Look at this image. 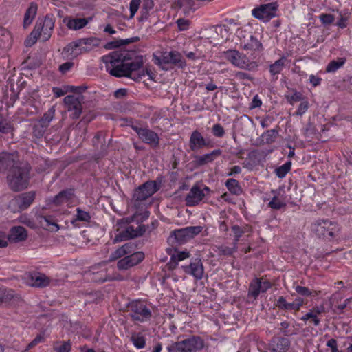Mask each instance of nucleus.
I'll list each match as a JSON object with an SVG mask.
<instances>
[{"label": "nucleus", "instance_id": "nucleus-1", "mask_svg": "<svg viewBox=\"0 0 352 352\" xmlns=\"http://www.w3.org/2000/svg\"><path fill=\"white\" fill-rule=\"evenodd\" d=\"M102 60L106 64L107 71L116 77L124 76L138 81L146 76L152 80L155 76L148 67H144V56L133 52H112L103 56Z\"/></svg>", "mask_w": 352, "mask_h": 352}, {"label": "nucleus", "instance_id": "nucleus-2", "mask_svg": "<svg viewBox=\"0 0 352 352\" xmlns=\"http://www.w3.org/2000/svg\"><path fill=\"white\" fill-rule=\"evenodd\" d=\"M6 167H10L7 179L10 188L14 191H19L28 187L29 181L30 168L27 165L21 166L15 162L12 155V162H6Z\"/></svg>", "mask_w": 352, "mask_h": 352}, {"label": "nucleus", "instance_id": "nucleus-3", "mask_svg": "<svg viewBox=\"0 0 352 352\" xmlns=\"http://www.w3.org/2000/svg\"><path fill=\"white\" fill-rule=\"evenodd\" d=\"M311 230L319 238L331 240L338 234L340 228L336 222L328 219H318L311 224Z\"/></svg>", "mask_w": 352, "mask_h": 352}, {"label": "nucleus", "instance_id": "nucleus-4", "mask_svg": "<svg viewBox=\"0 0 352 352\" xmlns=\"http://www.w3.org/2000/svg\"><path fill=\"white\" fill-rule=\"evenodd\" d=\"M155 64L160 66L163 69H168V65H173L178 68L183 69L186 66V60L182 54L177 51L164 52L160 55H153Z\"/></svg>", "mask_w": 352, "mask_h": 352}, {"label": "nucleus", "instance_id": "nucleus-5", "mask_svg": "<svg viewBox=\"0 0 352 352\" xmlns=\"http://www.w3.org/2000/svg\"><path fill=\"white\" fill-rule=\"evenodd\" d=\"M225 58L233 65L248 71L256 70L258 65L255 61H251L249 58L235 50H229L224 52Z\"/></svg>", "mask_w": 352, "mask_h": 352}, {"label": "nucleus", "instance_id": "nucleus-6", "mask_svg": "<svg viewBox=\"0 0 352 352\" xmlns=\"http://www.w3.org/2000/svg\"><path fill=\"white\" fill-rule=\"evenodd\" d=\"M128 308L129 314L133 321L144 322L151 318V310L144 301L133 300L129 303Z\"/></svg>", "mask_w": 352, "mask_h": 352}, {"label": "nucleus", "instance_id": "nucleus-7", "mask_svg": "<svg viewBox=\"0 0 352 352\" xmlns=\"http://www.w3.org/2000/svg\"><path fill=\"white\" fill-rule=\"evenodd\" d=\"M54 28V19L47 15L44 19H38L32 30V36H39L43 41L50 39Z\"/></svg>", "mask_w": 352, "mask_h": 352}, {"label": "nucleus", "instance_id": "nucleus-8", "mask_svg": "<svg viewBox=\"0 0 352 352\" xmlns=\"http://www.w3.org/2000/svg\"><path fill=\"white\" fill-rule=\"evenodd\" d=\"M173 347L177 352H193L201 350L204 347V341L199 336H192L174 343Z\"/></svg>", "mask_w": 352, "mask_h": 352}, {"label": "nucleus", "instance_id": "nucleus-9", "mask_svg": "<svg viewBox=\"0 0 352 352\" xmlns=\"http://www.w3.org/2000/svg\"><path fill=\"white\" fill-rule=\"evenodd\" d=\"M210 191V189L206 186L199 184L193 185L185 197L186 205L189 207L199 205Z\"/></svg>", "mask_w": 352, "mask_h": 352}, {"label": "nucleus", "instance_id": "nucleus-10", "mask_svg": "<svg viewBox=\"0 0 352 352\" xmlns=\"http://www.w3.org/2000/svg\"><path fill=\"white\" fill-rule=\"evenodd\" d=\"M278 9V3L272 2L256 7L252 10V14L256 19L267 22L276 16Z\"/></svg>", "mask_w": 352, "mask_h": 352}, {"label": "nucleus", "instance_id": "nucleus-11", "mask_svg": "<svg viewBox=\"0 0 352 352\" xmlns=\"http://www.w3.org/2000/svg\"><path fill=\"white\" fill-rule=\"evenodd\" d=\"M35 199V192L33 191L22 193L13 198L9 204V208L14 212L27 209Z\"/></svg>", "mask_w": 352, "mask_h": 352}, {"label": "nucleus", "instance_id": "nucleus-12", "mask_svg": "<svg viewBox=\"0 0 352 352\" xmlns=\"http://www.w3.org/2000/svg\"><path fill=\"white\" fill-rule=\"evenodd\" d=\"M131 128L136 132L138 138L145 144L153 147H157L160 144V138L157 133L148 127H142L140 125L133 124Z\"/></svg>", "mask_w": 352, "mask_h": 352}, {"label": "nucleus", "instance_id": "nucleus-13", "mask_svg": "<svg viewBox=\"0 0 352 352\" xmlns=\"http://www.w3.org/2000/svg\"><path fill=\"white\" fill-rule=\"evenodd\" d=\"M157 190V187L155 182H147L143 185L139 186L134 192L133 200L135 202L146 200L152 196Z\"/></svg>", "mask_w": 352, "mask_h": 352}, {"label": "nucleus", "instance_id": "nucleus-14", "mask_svg": "<svg viewBox=\"0 0 352 352\" xmlns=\"http://www.w3.org/2000/svg\"><path fill=\"white\" fill-rule=\"evenodd\" d=\"M25 283L34 287H45L50 285L51 279L45 274L33 272H28L24 275Z\"/></svg>", "mask_w": 352, "mask_h": 352}, {"label": "nucleus", "instance_id": "nucleus-15", "mask_svg": "<svg viewBox=\"0 0 352 352\" xmlns=\"http://www.w3.org/2000/svg\"><path fill=\"white\" fill-rule=\"evenodd\" d=\"M146 232L145 226L143 225H139L137 228H134L133 226H128L123 231L120 232L114 239V242H120L124 240H128L135 237H138Z\"/></svg>", "mask_w": 352, "mask_h": 352}, {"label": "nucleus", "instance_id": "nucleus-16", "mask_svg": "<svg viewBox=\"0 0 352 352\" xmlns=\"http://www.w3.org/2000/svg\"><path fill=\"white\" fill-rule=\"evenodd\" d=\"M201 231V226H190L174 231L173 236L179 243H183L194 238Z\"/></svg>", "mask_w": 352, "mask_h": 352}, {"label": "nucleus", "instance_id": "nucleus-17", "mask_svg": "<svg viewBox=\"0 0 352 352\" xmlns=\"http://www.w3.org/2000/svg\"><path fill=\"white\" fill-rule=\"evenodd\" d=\"M272 287V284L267 280L255 278L250 284L248 296L256 298L261 293H265Z\"/></svg>", "mask_w": 352, "mask_h": 352}, {"label": "nucleus", "instance_id": "nucleus-18", "mask_svg": "<svg viewBox=\"0 0 352 352\" xmlns=\"http://www.w3.org/2000/svg\"><path fill=\"white\" fill-rule=\"evenodd\" d=\"M64 102L69 112H72L70 117L78 119L82 113V104L78 97L69 95L65 97Z\"/></svg>", "mask_w": 352, "mask_h": 352}, {"label": "nucleus", "instance_id": "nucleus-19", "mask_svg": "<svg viewBox=\"0 0 352 352\" xmlns=\"http://www.w3.org/2000/svg\"><path fill=\"white\" fill-rule=\"evenodd\" d=\"M144 258V254L142 252H131L130 255L120 259L117 265L120 270H127L140 263Z\"/></svg>", "mask_w": 352, "mask_h": 352}, {"label": "nucleus", "instance_id": "nucleus-20", "mask_svg": "<svg viewBox=\"0 0 352 352\" xmlns=\"http://www.w3.org/2000/svg\"><path fill=\"white\" fill-rule=\"evenodd\" d=\"M182 267L186 274L193 276L196 280H201L203 278L204 268L199 258H195L189 265H183Z\"/></svg>", "mask_w": 352, "mask_h": 352}, {"label": "nucleus", "instance_id": "nucleus-21", "mask_svg": "<svg viewBox=\"0 0 352 352\" xmlns=\"http://www.w3.org/2000/svg\"><path fill=\"white\" fill-rule=\"evenodd\" d=\"M102 265V264H99L96 266H93L85 273L86 278L96 283H103L110 280L111 278L107 275L104 268L98 270V269Z\"/></svg>", "mask_w": 352, "mask_h": 352}, {"label": "nucleus", "instance_id": "nucleus-22", "mask_svg": "<svg viewBox=\"0 0 352 352\" xmlns=\"http://www.w3.org/2000/svg\"><path fill=\"white\" fill-rule=\"evenodd\" d=\"M209 145V141L205 140L199 131L195 130L192 132L189 139V147L192 151H197Z\"/></svg>", "mask_w": 352, "mask_h": 352}, {"label": "nucleus", "instance_id": "nucleus-23", "mask_svg": "<svg viewBox=\"0 0 352 352\" xmlns=\"http://www.w3.org/2000/svg\"><path fill=\"white\" fill-rule=\"evenodd\" d=\"M290 342L287 338H274L269 345L271 352H285L289 347Z\"/></svg>", "mask_w": 352, "mask_h": 352}, {"label": "nucleus", "instance_id": "nucleus-24", "mask_svg": "<svg viewBox=\"0 0 352 352\" xmlns=\"http://www.w3.org/2000/svg\"><path fill=\"white\" fill-rule=\"evenodd\" d=\"M90 20L86 18H66L63 21L69 30H78L85 27Z\"/></svg>", "mask_w": 352, "mask_h": 352}, {"label": "nucleus", "instance_id": "nucleus-25", "mask_svg": "<svg viewBox=\"0 0 352 352\" xmlns=\"http://www.w3.org/2000/svg\"><path fill=\"white\" fill-rule=\"evenodd\" d=\"M82 53H84V51L79 39L69 43L63 50V54L67 57H76Z\"/></svg>", "mask_w": 352, "mask_h": 352}, {"label": "nucleus", "instance_id": "nucleus-26", "mask_svg": "<svg viewBox=\"0 0 352 352\" xmlns=\"http://www.w3.org/2000/svg\"><path fill=\"white\" fill-rule=\"evenodd\" d=\"M28 236L26 230L22 226L14 227L10 230L8 240L12 242H19L26 239Z\"/></svg>", "mask_w": 352, "mask_h": 352}, {"label": "nucleus", "instance_id": "nucleus-27", "mask_svg": "<svg viewBox=\"0 0 352 352\" xmlns=\"http://www.w3.org/2000/svg\"><path fill=\"white\" fill-rule=\"evenodd\" d=\"M38 221L41 226L45 230L51 231L58 230V226L52 216H39Z\"/></svg>", "mask_w": 352, "mask_h": 352}, {"label": "nucleus", "instance_id": "nucleus-28", "mask_svg": "<svg viewBox=\"0 0 352 352\" xmlns=\"http://www.w3.org/2000/svg\"><path fill=\"white\" fill-rule=\"evenodd\" d=\"M79 40L84 52H90L100 44V39L96 37L84 38Z\"/></svg>", "mask_w": 352, "mask_h": 352}, {"label": "nucleus", "instance_id": "nucleus-29", "mask_svg": "<svg viewBox=\"0 0 352 352\" xmlns=\"http://www.w3.org/2000/svg\"><path fill=\"white\" fill-rule=\"evenodd\" d=\"M38 6L36 3L32 2L27 9L23 19V26L28 28L34 19L37 13Z\"/></svg>", "mask_w": 352, "mask_h": 352}, {"label": "nucleus", "instance_id": "nucleus-30", "mask_svg": "<svg viewBox=\"0 0 352 352\" xmlns=\"http://www.w3.org/2000/svg\"><path fill=\"white\" fill-rule=\"evenodd\" d=\"M222 154L221 149H215L210 153L204 154L197 157V162L199 166L205 165L208 163L212 162L215 159Z\"/></svg>", "mask_w": 352, "mask_h": 352}, {"label": "nucleus", "instance_id": "nucleus-31", "mask_svg": "<svg viewBox=\"0 0 352 352\" xmlns=\"http://www.w3.org/2000/svg\"><path fill=\"white\" fill-rule=\"evenodd\" d=\"M133 251V245L130 243H125L111 253L110 259L111 261L118 259L119 258H121L126 254H131Z\"/></svg>", "mask_w": 352, "mask_h": 352}, {"label": "nucleus", "instance_id": "nucleus-32", "mask_svg": "<svg viewBox=\"0 0 352 352\" xmlns=\"http://www.w3.org/2000/svg\"><path fill=\"white\" fill-rule=\"evenodd\" d=\"M243 49L250 51H261L263 50V45L257 38L251 35L250 38L244 43Z\"/></svg>", "mask_w": 352, "mask_h": 352}, {"label": "nucleus", "instance_id": "nucleus-33", "mask_svg": "<svg viewBox=\"0 0 352 352\" xmlns=\"http://www.w3.org/2000/svg\"><path fill=\"white\" fill-rule=\"evenodd\" d=\"M287 61V57L283 56L278 60H276L274 63L271 64L270 65V73L271 74V75L275 76L279 74L285 67Z\"/></svg>", "mask_w": 352, "mask_h": 352}, {"label": "nucleus", "instance_id": "nucleus-34", "mask_svg": "<svg viewBox=\"0 0 352 352\" xmlns=\"http://www.w3.org/2000/svg\"><path fill=\"white\" fill-rule=\"evenodd\" d=\"M91 216L89 212L78 208H76V217L71 222L74 226H76L78 221L89 222Z\"/></svg>", "mask_w": 352, "mask_h": 352}, {"label": "nucleus", "instance_id": "nucleus-35", "mask_svg": "<svg viewBox=\"0 0 352 352\" xmlns=\"http://www.w3.org/2000/svg\"><path fill=\"white\" fill-rule=\"evenodd\" d=\"M226 186L233 195H240L242 192L239 182L234 179H228L226 182Z\"/></svg>", "mask_w": 352, "mask_h": 352}, {"label": "nucleus", "instance_id": "nucleus-36", "mask_svg": "<svg viewBox=\"0 0 352 352\" xmlns=\"http://www.w3.org/2000/svg\"><path fill=\"white\" fill-rule=\"evenodd\" d=\"M130 340L138 349L144 348L146 345V339L140 333H133L131 336Z\"/></svg>", "mask_w": 352, "mask_h": 352}, {"label": "nucleus", "instance_id": "nucleus-37", "mask_svg": "<svg viewBox=\"0 0 352 352\" xmlns=\"http://www.w3.org/2000/svg\"><path fill=\"white\" fill-rule=\"evenodd\" d=\"M54 115L55 108L54 107H52L40 120L42 126H47L54 119Z\"/></svg>", "mask_w": 352, "mask_h": 352}, {"label": "nucleus", "instance_id": "nucleus-38", "mask_svg": "<svg viewBox=\"0 0 352 352\" xmlns=\"http://www.w3.org/2000/svg\"><path fill=\"white\" fill-rule=\"evenodd\" d=\"M292 167V162L289 161L275 170V173L278 178H283L289 172Z\"/></svg>", "mask_w": 352, "mask_h": 352}, {"label": "nucleus", "instance_id": "nucleus-39", "mask_svg": "<svg viewBox=\"0 0 352 352\" xmlns=\"http://www.w3.org/2000/svg\"><path fill=\"white\" fill-rule=\"evenodd\" d=\"M188 257H190V254L188 252H178L176 254H173L171 256L169 264L172 265L173 263H174V267H175L179 261H183ZM170 267H172V266H170Z\"/></svg>", "mask_w": 352, "mask_h": 352}, {"label": "nucleus", "instance_id": "nucleus-40", "mask_svg": "<svg viewBox=\"0 0 352 352\" xmlns=\"http://www.w3.org/2000/svg\"><path fill=\"white\" fill-rule=\"evenodd\" d=\"M278 135V131L275 129L267 130L262 135V138L267 144H272L275 142Z\"/></svg>", "mask_w": 352, "mask_h": 352}, {"label": "nucleus", "instance_id": "nucleus-41", "mask_svg": "<svg viewBox=\"0 0 352 352\" xmlns=\"http://www.w3.org/2000/svg\"><path fill=\"white\" fill-rule=\"evenodd\" d=\"M285 203L276 195L273 197L272 200L268 204V206L274 210H280L285 207Z\"/></svg>", "mask_w": 352, "mask_h": 352}, {"label": "nucleus", "instance_id": "nucleus-42", "mask_svg": "<svg viewBox=\"0 0 352 352\" xmlns=\"http://www.w3.org/2000/svg\"><path fill=\"white\" fill-rule=\"evenodd\" d=\"M71 195V193L66 191L60 192L58 195L56 196L54 202L56 204L67 203Z\"/></svg>", "mask_w": 352, "mask_h": 352}, {"label": "nucleus", "instance_id": "nucleus-43", "mask_svg": "<svg viewBox=\"0 0 352 352\" xmlns=\"http://www.w3.org/2000/svg\"><path fill=\"white\" fill-rule=\"evenodd\" d=\"M12 129L10 122L0 115V133H8Z\"/></svg>", "mask_w": 352, "mask_h": 352}, {"label": "nucleus", "instance_id": "nucleus-44", "mask_svg": "<svg viewBox=\"0 0 352 352\" xmlns=\"http://www.w3.org/2000/svg\"><path fill=\"white\" fill-rule=\"evenodd\" d=\"M248 228H241L239 226H233L232 227V230L234 234V242L237 245L238 241H239L240 237L242 236L243 233L248 230Z\"/></svg>", "mask_w": 352, "mask_h": 352}, {"label": "nucleus", "instance_id": "nucleus-45", "mask_svg": "<svg viewBox=\"0 0 352 352\" xmlns=\"http://www.w3.org/2000/svg\"><path fill=\"white\" fill-rule=\"evenodd\" d=\"M237 250V245L234 243L233 248H230L225 245H221L219 248V253L224 256H231Z\"/></svg>", "mask_w": 352, "mask_h": 352}, {"label": "nucleus", "instance_id": "nucleus-46", "mask_svg": "<svg viewBox=\"0 0 352 352\" xmlns=\"http://www.w3.org/2000/svg\"><path fill=\"white\" fill-rule=\"evenodd\" d=\"M295 291L298 294L305 296H316L318 294L316 292H311L307 287L300 285L295 287Z\"/></svg>", "mask_w": 352, "mask_h": 352}, {"label": "nucleus", "instance_id": "nucleus-47", "mask_svg": "<svg viewBox=\"0 0 352 352\" xmlns=\"http://www.w3.org/2000/svg\"><path fill=\"white\" fill-rule=\"evenodd\" d=\"M286 98L289 104L294 105L295 102L302 100V95L300 92L294 91L291 95H287Z\"/></svg>", "mask_w": 352, "mask_h": 352}, {"label": "nucleus", "instance_id": "nucleus-48", "mask_svg": "<svg viewBox=\"0 0 352 352\" xmlns=\"http://www.w3.org/2000/svg\"><path fill=\"white\" fill-rule=\"evenodd\" d=\"M309 107V102L307 100H303L299 104L297 111L295 112L294 116H302L305 114Z\"/></svg>", "mask_w": 352, "mask_h": 352}, {"label": "nucleus", "instance_id": "nucleus-49", "mask_svg": "<svg viewBox=\"0 0 352 352\" xmlns=\"http://www.w3.org/2000/svg\"><path fill=\"white\" fill-rule=\"evenodd\" d=\"M72 346L69 341L63 342L60 344H56L54 346V350L56 352H69L71 351Z\"/></svg>", "mask_w": 352, "mask_h": 352}, {"label": "nucleus", "instance_id": "nucleus-50", "mask_svg": "<svg viewBox=\"0 0 352 352\" xmlns=\"http://www.w3.org/2000/svg\"><path fill=\"white\" fill-rule=\"evenodd\" d=\"M323 25H328L334 21V16L331 14L322 13L318 16Z\"/></svg>", "mask_w": 352, "mask_h": 352}, {"label": "nucleus", "instance_id": "nucleus-51", "mask_svg": "<svg viewBox=\"0 0 352 352\" xmlns=\"http://www.w3.org/2000/svg\"><path fill=\"white\" fill-rule=\"evenodd\" d=\"M343 64L344 61L332 60L328 64L326 71L327 72H334L340 68Z\"/></svg>", "mask_w": 352, "mask_h": 352}, {"label": "nucleus", "instance_id": "nucleus-52", "mask_svg": "<svg viewBox=\"0 0 352 352\" xmlns=\"http://www.w3.org/2000/svg\"><path fill=\"white\" fill-rule=\"evenodd\" d=\"M141 0H131L130 1L129 10H130V19L133 18L135 13L138 12Z\"/></svg>", "mask_w": 352, "mask_h": 352}, {"label": "nucleus", "instance_id": "nucleus-53", "mask_svg": "<svg viewBox=\"0 0 352 352\" xmlns=\"http://www.w3.org/2000/svg\"><path fill=\"white\" fill-rule=\"evenodd\" d=\"M184 6L187 12H189L197 10L200 7V5L194 0H185Z\"/></svg>", "mask_w": 352, "mask_h": 352}, {"label": "nucleus", "instance_id": "nucleus-54", "mask_svg": "<svg viewBox=\"0 0 352 352\" xmlns=\"http://www.w3.org/2000/svg\"><path fill=\"white\" fill-rule=\"evenodd\" d=\"M212 134L217 138H222L225 134V131L220 124H215L212 128Z\"/></svg>", "mask_w": 352, "mask_h": 352}, {"label": "nucleus", "instance_id": "nucleus-55", "mask_svg": "<svg viewBox=\"0 0 352 352\" xmlns=\"http://www.w3.org/2000/svg\"><path fill=\"white\" fill-rule=\"evenodd\" d=\"M340 19L336 23V25L341 29L345 28L348 25L349 16L340 12Z\"/></svg>", "mask_w": 352, "mask_h": 352}, {"label": "nucleus", "instance_id": "nucleus-56", "mask_svg": "<svg viewBox=\"0 0 352 352\" xmlns=\"http://www.w3.org/2000/svg\"><path fill=\"white\" fill-rule=\"evenodd\" d=\"M185 56L190 60H196L202 57L201 52L196 50L195 52H184Z\"/></svg>", "mask_w": 352, "mask_h": 352}, {"label": "nucleus", "instance_id": "nucleus-57", "mask_svg": "<svg viewBox=\"0 0 352 352\" xmlns=\"http://www.w3.org/2000/svg\"><path fill=\"white\" fill-rule=\"evenodd\" d=\"M276 306L284 310H289V307H291V306L289 305V302H287L285 298L283 296H280L278 298Z\"/></svg>", "mask_w": 352, "mask_h": 352}, {"label": "nucleus", "instance_id": "nucleus-58", "mask_svg": "<svg viewBox=\"0 0 352 352\" xmlns=\"http://www.w3.org/2000/svg\"><path fill=\"white\" fill-rule=\"evenodd\" d=\"M73 66H74L73 62L68 61V62L64 63L59 66V71L63 74H66L67 72H69L73 67Z\"/></svg>", "mask_w": 352, "mask_h": 352}, {"label": "nucleus", "instance_id": "nucleus-59", "mask_svg": "<svg viewBox=\"0 0 352 352\" xmlns=\"http://www.w3.org/2000/svg\"><path fill=\"white\" fill-rule=\"evenodd\" d=\"M12 162V154L2 153H0V164L4 166L6 162Z\"/></svg>", "mask_w": 352, "mask_h": 352}, {"label": "nucleus", "instance_id": "nucleus-60", "mask_svg": "<svg viewBox=\"0 0 352 352\" xmlns=\"http://www.w3.org/2000/svg\"><path fill=\"white\" fill-rule=\"evenodd\" d=\"M177 24L179 30H186L189 27V21L184 19H179L177 21Z\"/></svg>", "mask_w": 352, "mask_h": 352}, {"label": "nucleus", "instance_id": "nucleus-61", "mask_svg": "<svg viewBox=\"0 0 352 352\" xmlns=\"http://www.w3.org/2000/svg\"><path fill=\"white\" fill-rule=\"evenodd\" d=\"M303 304V300L300 298H296L294 302L289 303L291 307L289 309L298 310Z\"/></svg>", "mask_w": 352, "mask_h": 352}, {"label": "nucleus", "instance_id": "nucleus-62", "mask_svg": "<svg viewBox=\"0 0 352 352\" xmlns=\"http://www.w3.org/2000/svg\"><path fill=\"white\" fill-rule=\"evenodd\" d=\"M44 337L42 335H38L28 346V349H30L38 343L43 342Z\"/></svg>", "mask_w": 352, "mask_h": 352}, {"label": "nucleus", "instance_id": "nucleus-63", "mask_svg": "<svg viewBox=\"0 0 352 352\" xmlns=\"http://www.w3.org/2000/svg\"><path fill=\"white\" fill-rule=\"evenodd\" d=\"M327 346L331 349V352H338L337 341L336 339L331 338L327 342Z\"/></svg>", "mask_w": 352, "mask_h": 352}, {"label": "nucleus", "instance_id": "nucleus-64", "mask_svg": "<svg viewBox=\"0 0 352 352\" xmlns=\"http://www.w3.org/2000/svg\"><path fill=\"white\" fill-rule=\"evenodd\" d=\"M321 80L322 79L317 76H315L314 74L309 76L310 83L314 87L319 85L321 82Z\"/></svg>", "mask_w": 352, "mask_h": 352}]
</instances>
